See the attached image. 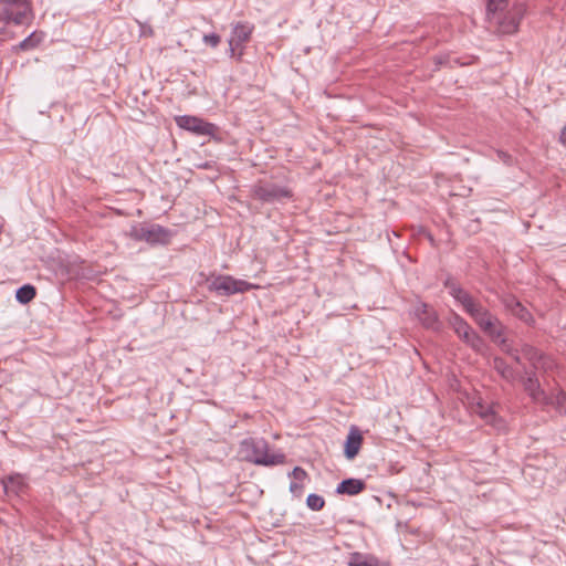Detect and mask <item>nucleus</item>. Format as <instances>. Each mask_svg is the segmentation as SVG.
I'll use <instances>...</instances> for the list:
<instances>
[{
	"label": "nucleus",
	"instance_id": "1",
	"mask_svg": "<svg viewBox=\"0 0 566 566\" xmlns=\"http://www.w3.org/2000/svg\"><path fill=\"white\" fill-rule=\"evenodd\" d=\"M444 286L485 334H488L493 340H499L500 337H502L504 327L495 315H493L481 303L475 301L471 294L464 291L451 279H448L444 282Z\"/></svg>",
	"mask_w": 566,
	"mask_h": 566
},
{
	"label": "nucleus",
	"instance_id": "2",
	"mask_svg": "<svg viewBox=\"0 0 566 566\" xmlns=\"http://www.w3.org/2000/svg\"><path fill=\"white\" fill-rule=\"evenodd\" d=\"M524 14L525 6L523 3H515L510 7L509 0H486L489 25L499 34L515 33Z\"/></svg>",
	"mask_w": 566,
	"mask_h": 566
},
{
	"label": "nucleus",
	"instance_id": "3",
	"mask_svg": "<svg viewBox=\"0 0 566 566\" xmlns=\"http://www.w3.org/2000/svg\"><path fill=\"white\" fill-rule=\"evenodd\" d=\"M239 453L244 461L263 467L283 464L286 459L284 453H270L269 443L263 438H248L242 440Z\"/></svg>",
	"mask_w": 566,
	"mask_h": 566
},
{
	"label": "nucleus",
	"instance_id": "4",
	"mask_svg": "<svg viewBox=\"0 0 566 566\" xmlns=\"http://www.w3.org/2000/svg\"><path fill=\"white\" fill-rule=\"evenodd\" d=\"M250 196L252 199L262 203L273 205L282 202L285 199H291L293 192L285 186H280L268 180H259L251 186Z\"/></svg>",
	"mask_w": 566,
	"mask_h": 566
},
{
	"label": "nucleus",
	"instance_id": "5",
	"mask_svg": "<svg viewBox=\"0 0 566 566\" xmlns=\"http://www.w3.org/2000/svg\"><path fill=\"white\" fill-rule=\"evenodd\" d=\"M255 284L244 280L234 279L231 275H217L209 281L208 289L220 296H231L237 293H244L256 289Z\"/></svg>",
	"mask_w": 566,
	"mask_h": 566
},
{
	"label": "nucleus",
	"instance_id": "6",
	"mask_svg": "<svg viewBox=\"0 0 566 566\" xmlns=\"http://www.w3.org/2000/svg\"><path fill=\"white\" fill-rule=\"evenodd\" d=\"M254 31V25L247 21H239L233 24L229 43V52L231 57L241 61L244 54L245 45L250 41Z\"/></svg>",
	"mask_w": 566,
	"mask_h": 566
},
{
	"label": "nucleus",
	"instance_id": "7",
	"mask_svg": "<svg viewBox=\"0 0 566 566\" xmlns=\"http://www.w3.org/2000/svg\"><path fill=\"white\" fill-rule=\"evenodd\" d=\"M31 6L28 0H0V22L4 24H23Z\"/></svg>",
	"mask_w": 566,
	"mask_h": 566
},
{
	"label": "nucleus",
	"instance_id": "8",
	"mask_svg": "<svg viewBox=\"0 0 566 566\" xmlns=\"http://www.w3.org/2000/svg\"><path fill=\"white\" fill-rule=\"evenodd\" d=\"M450 325L457 336L474 352L482 353L485 348L484 339L460 315L454 314Z\"/></svg>",
	"mask_w": 566,
	"mask_h": 566
},
{
	"label": "nucleus",
	"instance_id": "9",
	"mask_svg": "<svg viewBox=\"0 0 566 566\" xmlns=\"http://www.w3.org/2000/svg\"><path fill=\"white\" fill-rule=\"evenodd\" d=\"M176 123L180 128L189 130L198 136H213L218 129L214 124L190 115L176 117Z\"/></svg>",
	"mask_w": 566,
	"mask_h": 566
},
{
	"label": "nucleus",
	"instance_id": "10",
	"mask_svg": "<svg viewBox=\"0 0 566 566\" xmlns=\"http://www.w3.org/2000/svg\"><path fill=\"white\" fill-rule=\"evenodd\" d=\"M132 235L136 240L146 241L151 244L167 243L170 239L169 230L165 229L159 224L134 228L132 231Z\"/></svg>",
	"mask_w": 566,
	"mask_h": 566
},
{
	"label": "nucleus",
	"instance_id": "11",
	"mask_svg": "<svg viewBox=\"0 0 566 566\" xmlns=\"http://www.w3.org/2000/svg\"><path fill=\"white\" fill-rule=\"evenodd\" d=\"M523 387L534 402L542 406H548L553 402V398H549L541 387L538 378L534 371L527 374V377L523 379Z\"/></svg>",
	"mask_w": 566,
	"mask_h": 566
},
{
	"label": "nucleus",
	"instance_id": "12",
	"mask_svg": "<svg viewBox=\"0 0 566 566\" xmlns=\"http://www.w3.org/2000/svg\"><path fill=\"white\" fill-rule=\"evenodd\" d=\"M502 304L505 310H507L512 315L521 319L522 322L532 325L534 323V317L530 313V311L512 294H505L501 298Z\"/></svg>",
	"mask_w": 566,
	"mask_h": 566
},
{
	"label": "nucleus",
	"instance_id": "13",
	"mask_svg": "<svg viewBox=\"0 0 566 566\" xmlns=\"http://www.w3.org/2000/svg\"><path fill=\"white\" fill-rule=\"evenodd\" d=\"M416 316L418 317V319L422 323V325L427 328H431V329H439L440 327V322L438 319V315L436 313V311L430 307L428 304L426 303H420L417 307H416Z\"/></svg>",
	"mask_w": 566,
	"mask_h": 566
},
{
	"label": "nucleus",
	"instance_id": "14",
	"mask_svg": "<svg viewBox=\"0 0 566 566\" xmlns=\"http://www.w3.org/2000/svg\"><path fill=\"white\" fill-rule=\"evenodd\" d=\"M361 443H363V437H361L359 430L356 427H353L349 430V433H348L346 442H345V449H344L345 457L348 460L354 459L358 454Z\"/></svg>",
	"mask_w": 566,
	"mask_h": 566
},
{
	"label": "nucleus",
	"instance_id": "15",
	"mask_svg": "<svg viewBox=\"0 0 566 566\" xmlns=\"http://www.w3.org/2000/svg\"><path fill=\"white\" fill-rule=\"evenodd\" d=\"M366 489V483L360 479H345L336 488L337 494L357 495Z\"/></svg>",
	"mask_w": 566,
	"mask_h": 566
},
{
	"label": "nucleus",
	"instance_id": "16",
	"mask_svg": "<svg viewBox=\"0 0 566 566\" xmlns=\"http://www.w3.org/2000/svg\"><path fill=\"white\" fill-rule=\"evenodd\" d=\"M474 412L478 413L482 419H484L488 423L496 428L502 427V420L497 418L493 406H488L484 402L479 401L474 407Z\"/></svg>",
	"mask_w": 566,
	"mask_h": 566
},
{
	"label": "nucleus",
	"instance_id": "17",
	"mask_svg": "<svg viewBox=\"0 0 566 566\" xmlns=\"http://www.w3.org/2000/svg\"><path fill=\"white\" fill-rule=\"evenodd\" d=\"M2 484L7 492H12L17 495L22 493L27 488L25 480L21 474H13L3 479Z\"/></svg>",
	"mask_w": 566,
	"mask_h": 566
},
{
	"label": "nucleus",
	"instance_id": "18",
	"mask_svg": "<svg viewBox=\"0 0 566 566\" xmlns=\"http://www.w3.org/2000/svg\"><path fill=\"white\" fill-rule=\"evenodd\" d=\"M492 366L506 381L513 382L516 379L515 370L503 358L495 357Z\"/></svg>",
	"mask_w": 566,
	"mask_h": 566
},
{
	"label": "nucleus",
	"instance_id": "19",
	"mask_svg": "<svg viewBox=\"0 0 566 566\" xmlns=\"http://www.w3.org/2000/svg\"><path fill=\"white\" fill-rule=\"evenodd\" d=\"M44 35L45 34L42 31H34L23 41H21L14 49L21 51L33 50L42 43V41L44 40Z\"/></svg>",
	"mask_w": 566,
	"mask_h": 566
},
{
	"label": "nucleus",
	"instance_id": "20",
	"mask_svg": "<svg viewBox=\"0 0 566 566\" xmlns=\"http://www.w3.org/2000/svg\"><path fill=\"white\" fill-rule=\"evenodd\" d=\"M36 295V290L31 284H25L19 287L15 292V298L21 304L30 303Z\"/></svg>",
	"mask_w": 566,
	"mask_h": 566
},
{
	"label": "nucleus",
	"instance_id": "21",
	"mask_svg": "<svg viewBox=\"0 0 566 566\" xmlns=\"http://www.w3.org/2000/svg\"><path fill=\"white\" fill-rule=\"evenodd\" d=\"M522 354L533 365L534 368L539 367L542 356L544 355L537 348L531 345H524L522 347Z\"/></svg>",
	"mask_w": 566,
	"mask_h": 566
},
{
	"label": "nucleus",
	"instance_id": "22",
	"mask_svg": "<svg viewBox=\"0 0 566 566\" xmlns=\"http://www.w3.org/2000/svg\"><path fill=\"white\" fill-rule=\"evenodd\" d=\"M370 563H375V556L365 555L361 553H353L349 556V566H370Z\"/></svg>",
	"mask_w": 566,
	"mask_h": 566
},
{
	"label": "nucleus",
	"instance_id": "23",
	"mask_svg": "<svg viewBox=\"0 0 566 566\" xmlns=\"http://www.w3.org/2000/svg\"><path fill=\"white\" fill-rule=\"evenodd\" d=\"M549 398H553V402L548 406H553L560 415H566V394L560 390L557 394L549 396Z\"/></svg>",
	"mask_w": 566,
	"mask_h": 566
},
{
	"label": "nucleus",
	"instance_id": "24",
	"mask_svg": "<svg viewBox=\"0 0 566 566\" xmlns=\"http://www.w3.org/2000/svg\"><path fill=\"white\" fill-rule=\"evenodd\" d=\"M307 506L313 511H319L325 505V500L318 494H310L306 499Z\"/></svg>",
	"mask_w": 566,
	"mask_h": 566
},
{
	"label": "nucleus",
	"instance_id": "25",
	"mask_svg": "<svg viewBox=\"0 0 566 566\" xmlns=\"http://www.w3.org/2000/svg\"><path fill=\"white\" fill-rule=\"evenodd\" d=\"M556 367L555 360L546 355L542 356L539 367L537 369L543 370L545 373L553 370Z\"/></svg>",
	"mask_w": 566,
	"mask_h": 566
},
{
	"label": "nucleus",
	"instance_id": "26",
	"mask_svg": "<svg viewBox=\"0 0 566 566\" xmlns=\"http://www.w3.org/2000/svg\"><path fill=\"white\" fill-rule=\"evenodd\" d=\"M203 42L211 48H217L221 42V36L217 33H210L203 35Z\"/></svg>",
	"mask_w": 566,
	"mask_h": 566
},
{
	"label": "nucleus",
	"instance_id": "27",
	"mask_svg": "<svg viewBox=\"0 0 566 566\" xmlns=\"http://www.w3.org/2000/svg\"><path fill=\"white\" fill-rule=\"evenodd\" d=\"M290 475L297 482H303L307 478L306 471L301 467H295Z\"/></svg>",
	"mask_w": 566,
	"mask_h": 566
},
{
	"label": "nucleus",
	"instance_id": "28",
	"mask_svg": "<svg viewBox=\"0 0 566 566\" xmlns=\"http://www.w3.org/2000/svg\"><path fill=\"white\" fill-rule=\"evenodd\" d=\"M303 488H304L303 482L292 481L290 484L291 493H293L294 495H297V496H300L302 494Z\"/></svg>",
	"mask_w": 566,
	"mask_h": 566
},
{
	"label": "nucleus",
	"instance_id": "29",
	"mask_svg": "<svg viewBox=\"0 0 566 566\" xmlns=\"http://www.w3.org/2000/svg\"><path fill=\"white\" fill-rule=\"evenodd\" d=\"M497 342L500 343V346L503 352H505L506 354H513V348L507 343V340L505 338H503V336L500 337V339Z\"/></svg>",
	"mask_w": 566,
	"mask_h": 566
},
{
	"label": "nucleus",
	"instance_id": "30",
	"mask_svg": "<svg viewBox=\"0 0 566 566\" xmlns=\"http://www.w3.org/2000/svg\"><path fill=\"white\" fill-rule=\"evenodd\" d=\"M496 154H497V157L500 160H502L505 164H511L512 156L509 153L503 151V150H497Z\"/></svg>",
	"mask_w": 566,
	"mask_h": 566
},
{
	"label": "nucleus",
	"instance_id": "31",
	"mask_svg": "<svg viewBox=\"0 0 566 566\" xmlns=\"http://www.w3.org/2000/svg\"><path fill=\"white\" fill-rule=\"evenodd\" d=\"M447 60H448V56H443V55H440V56H436L434 57V62L438 66H441L443 64L447 63Z\"/></svg>",
	"mask_w": 566,
	"mask_h": 566
},
{
	"label": "nucleus",
	"instance_id": "32",
	"mask_svg": "<svg viewBox=\"0 0 566 566\" xmlns=\"http://www.w3.org/2000/svg\"><path fill=\"white\" fill-rule=\"evenodd\" d=\"M559 139L563 144H566V126L562 129Z\"/></svg>",
	"mask_w": 566,
	"mask_h": 566
},
{
	"label": "nucleus",
	"instance_id": "33",
	"mask_svg": "<svg viewBox=\"0 0 566 566\" xmlns=\"http://www.w3.org/2000/svg\"><path fill=\"white\" fill-rule=\"evenodd\" d=\"M516 363H521V358L517 355V352L513 349V354H510Z\"/></svg>",
	"mask_w": 566,
	"mask_h": 566
}]
</instances>
